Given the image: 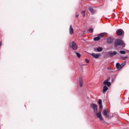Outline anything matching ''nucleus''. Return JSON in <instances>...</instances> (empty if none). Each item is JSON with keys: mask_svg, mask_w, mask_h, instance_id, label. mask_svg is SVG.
I'll use <instances>...</instances> for the list:
<instances>
[{"mask_svg": "<svg viewBox=\"0 0 129 129\" xmlns=\"http://www.w3.org/2000/svg\"><path fill=\"white\" fill-rule=\"evenodd\" d=\"M107 69H108V70H111V69H110V68H109V67H108Z\"/></svg>", "mask_w": 129, "mask_h": 129, "instance_id": "29", "label": "nucleus"}, {"mask_svg": "<svg viewBox=\"0 0 129 129\" xmlns=\"http://www.w3.org/2000/svg\"><path fill=\"white\" fill-rule=\"evenodd\" d=\"M89 32L90 33H93V29L92 28H90V29H89Z\"/></svg>", "mask_w": 129, "mask_h": 129, "instance_id": "23", "label": "nucleus"}, {"mask_svg": "<svg viewBox=\"0 0 129 129\" xmlns=\"http://www.w3.org/2000/svg\"><path fill=\"white\" fill-rule=\"evenodd\" d=\"M119 53H120V54H125V51H124V50H120V51H119Z\"/></svg>", "mask_w": 129, "mask_h": 129, "instance_id": "21", "label": "nucleus"}, {"mask_svg": "<svg viewBox=\"0 0 129 129\" xmlns=\"http://www.w3.org/2000/svg\"><path fill=\"white\" fill-rule=\"evenodd\" d=\"M102 50L103 49L101 47H98L97 48L95 47L94 48V50L95 51V52H102Z\"/></svg>", "mask_w": 129, "mask_h": 129, "instance_id": "11", "label": "nucleus"}, {"mask_svg": "<svg viewBox=\"0 0 129 129\" xmlns=\"http://www.w3.org/2000/svg\"><path fill=\"white\" fill-rule=\"evenodd\" d=\"M79 17V15L77 14L76 15V18H78Z\"/></svg>", "mask_w": 129, "mask_h": 129, "instance_id": "28", "label": "nucleus"}, {"mask_svg": "<svg viewBox=\"0 0 129 129\" xmlns=\"http://www.w3.org/2000/svg\"><path fill=\"white\" fill-rule=\"evenodd\" d=\"M88 10L91 15H94V14H96V10L93 9V8L91 7L88 8Z\"/></svg>", "mask_w": 129, "mask_h": 129, "instance_id": "8", "label": "nucleus"}, {"mask_svg": "<svg viewBox=\"0 0 129 129\" xmlns=\"http://www.w3.org/2000/svg\"><path fill=\"white\" fill-rule=\"evenodd\" d=\"M100 40V37H96L94 38V41H99Z\"/></svg>", "mask_w": 129, "mask_h": 129, "instance_id": "18", "label": "nucleus"}, {"mask_svg": "<svg viewBox=\"0 0 129 129\" xmlns=\"http://www.w3.org/2000/svg\"><path fill=\"white\" fill-rule=\"evenodd\" d=\"M99 105V107L100 108V109H102V108H103V106H102V104H101Z\"/></svg>", "mask_w": 129, "mask_h": 129, "instance_id": "26", "label": "nucleus"}, {"mask_svg": "<svg viewBox=\"0 0 129 129\" xmlns=\"http://www.w3.org/2000/svg\"><path fill=\"white\" fill-rule=\"evenodd\" d=\"M121 58L122 60H125V59L127 58V56H122Z\"/></svg>", "mask_w": 129, "mask_h": 129, "instance_id": "25", "label": "nucleus"}, {"mask_svg": "<svg viewBox=\"0 0 129 129\" xmlns=\"http://www.w3.org/2000/svg\"><path fill=\"white\" fill-rule=\"evenodd\" d=\"M85 61H86V63H89V59L86 58Z\"/></svg>", "mask_w": 129, "mask_h": 129, "instance_id": "27", "label": "nucleus"}, {"mask_svg": "<svg viewBox=\"0 0 129 129\" xmlns=\"http://www.w3.org/2000/svg\"><path fill=\"white\" fill-rule=\"evenodd\" d=\"M107 54L108 58H112L113 56L117 54V52H116V51H113V52L111 51H109L107 52Z\"/></svg>", "mask_w": 129, "mask_h": 129, "instance_id": "3", "label": "nucleus"}, {"mask_svg": "<svg viewBox=\"0 0 129 129\" xmlns=\"http://www.w3.org/2000/svg\"><path fill=\"white\" fill-rule=\"evenodd\" d=\"M96 116L97 118H99L100 120H104V119L103 118V117H102V115L101 114V111H100L98 113H96Z\"/></svg>", "mask_w": 129, "mask_h": 129, "instance_id": "7", "label": "nucleus"}, {"mask_svg": "<svg viewBox=\"0 0 129 129\" xmlns=\"http://www.w3.org/2000/svg\"><path fill=\"white\" fill-rule=\"evenodd\" d=\"M116 68H117V69L120 70V69H121L122 68V67H121V64H119V63L117 62L116 64Z\"/></svg>", "mask_w": 129, "mask_h": 129, "instance_id": "14", "label": "nucleus"}, {"mask_svg": "<svg viewBox=\"0 0 129 129\" xmlns=\"http://www.w3.org/2000/svg\"><path fill=\"white\" fill-rule=\"evenodd\" d=\"M70 48H72V50L74 51L76 50L77 49H78V46L75 41H73L72 43L70 44Z\"/></svg>", "mask_w": 129, "mask_h": 129, "instance_id": "2", "label": "nucleus"}, {"mask_svg": "<svg viewBox=\"0 0 129 129\" xmlns=\"http://www.w3.org/2000/svg\"><path fill=\"white\" fill-rule=\"evenodd\" d=\"M104 34H105V33H101L100 34H98V37L100 38H102L103 37V35H104Z\"/></svg>", "mask_w": 129, "mask_h": 129, "instance_id": "19", "label": "nucleus"}, {"mask_svg": "<svg viewBox=\"0 0 129 129\" xmlns=\"http://www.w3.org/2000/svg\"><path fill=\"white\" fill-rule=\"evenodd\" d=\"M90 106L91 108H92V109H93L94 112H95V113H96V112H97V105L94 103H91Z\"/></svg>", "mask_w": 129, "mask_h": 129, "instance_id": "4", "label": "nucleus"}, {"mask_svg": "<svg viewBox=\"0 0 129 129\" xmlns=\"http://www.w3.org/2000/svg\"><path fill=\"white\" fill-rule=\"evenodd\" d=\"M79 82L80 87H82V86H83V81L82 80V78H80Z\"/></svg>", "mask_w": 129, "mask_h": 129, "instance_id": "16", "label": "nucleus"}, {"mask_svg": "<svg viewBox=\"0 0 129 129\" xmlns=\"http://www.w3.org/2000/svg\"><path fill=\"white\" fill-rule=\"evenodd\" d=\"M120 46L122 48L125 47V43L120 39H116L114 42V47Z\"/></svg>", "mask_w": 129, "mask_h": 129, "instance_id": "1", "label": "nucleus"}, {"mask_svg": "<svg viewBox=\"0 0 129 129\" xmlns=\"http://www.w3.org/2000/svg\"><path fill=\"white\" fill-rule=\"evenodd\" d=\"M107 90H108V87H107L106 86H104L103 89V93H105Z\"/></svg>", "mask_w": 129, "mask_h": 129, "instance_id": "15", "label": "nucleus"}, {"mask_svg": "<svg viewBox=\"0 0 129 129\" xmlns=\"http://www.w3.org/2000/svg\"><path fill=\"white\" fill-rule=\"evenodd\" d=\"M108 113H109V112L107 109L103 110V115L104 116L107 117V118H110V116L108 114Z\"/></svg>", "mask_w": 129, "mask_h": 129, "instance_id": "6", "label": "nucleus"}, {"mask_svg": "<svg viewBox=\"0 0 129 129\" xmlns=\"http://www.w3.org/2000/svg\"><path fill=\"white\" fill-rule=\"evenodd\" d=\"M82 15L83 17H85V11H83L82 12Z\"/></svg>", "mask_w": 129, "mask_h": 129, "instance_id": "22", "label": "nucleus"}, {"mask_svg": "<svg viewBox=\"0 0 129 129\" xmlns=\"http://www.w3.org/2000/svg\"><path fill=\"white\" fill-rule=\"evenodd\" d=\"M124 65H125V61L123 62L121 64V66L122 67V68H123V66H124Z\"/></svg>", "mask_w": 129, "mask_h": 129, "instance_id": "24", "label": "nucleus"}, {"mask_svg": "<svg viewBox=\"0 0 129 129\" xmlns=\"http://www.w3.org/2000/svg\"><path fill=\"white\" fill-rule=\"evenodd\" d=\"M98 103L99 105L102 104V100L101 99H99L98 101Z\"/></svg>", "mask_w": 129, "mask_h": 129, "instance_id": "20", "label": "nucleus"}, {"mask_svg": "<svg viewBox=\"0 0 129 129\" xmlns=\"http://www.w3.org/2000/svg\"><path fill=\"white\" fill-rule=\"evenodd\" d=\"M75 53L78 58H80V57H81V54L79 52H75Z\"/></svg>", "mask_w": 129, "mask_h": 129, "instance_id": "17", "label": "nucleus"}, {"mask_svg": "<svg viewBox=\"0 0 129 129\" xmlns=\"http://www.w3.org/2000/svg\"><path fill=\"white\" fill-rule=\"evenodd\" d=\"M112 42H113V39L111 38H108L107 39V43L109 45H110V44H112Z\"/></svg>", "mask_w": 129, "mask_h": 129, "instance_id": "12", "label": "nucleus"}, {"mask_svg": "<svg viewBox=\"0 0 129 129\" xmlns=\"http://www.w3.org/2000/svg\"><path fill=\"white\" fill-rule=\"evenodd\" d=\"M91 56H93V57H94V58H95L96 59H97V58H99V56H100V54L94 53L91 54Z\"/></svg>", "mask_w": 129, "mask_h": 129, "instance_id": "13", "label": "nucleus"}, {"mask_svg": "<svg viewBox=\"0 0 129 129\" xmlns=\"http://www.w3.org/2000/svg\"><path fill=\"white\" fill-rule=\"evenodd\" d=\"M116 33L118 36H122V37L124 36V32L122 29L117 30Z\"/></svg>", "mask_w": 129, "mask_h": 129, "instance_id": "5", "label": "nucleus"}, {"mask_svg": "<svg viewBox=\"0 0 129 129\" xmlns=\"http://www.w3.org/2000/svg\"><path fill=\"white\" fill-rule=\"evenodd\" d=\"M69 33L70 35H73V33H74V29H73V27H72V25H70V26Z\"/></svg>", "mask_w": 129, "mask_h": 129, "instance_id": "9", "label": "nucleus"}, {"mask_svg": "<svg viewBox=\"0 0 129 129\" xmlns=\"http://www.w3.org/2000/svg\"><path fill=\"white\" fill-rule=\"evenodd\" d=\"M103 84L105 85H107V86H108V87H109L110 86V85H111V83L110 82H108V80H105L104 81Z\"/></svg>", "mask_w": 129, "mask_h": 129, "instance_id": "10", "label": "nucleus"}, {"mask_svg": "<svg viewBox=\"0 0 129 129\" xmlns=\"http://www.w3.org/2000/svg\"><path fill=\"white\" fill-rule=\"evenodd\" d=\"M2 45V42H0V46Z\"/></svg>", "mask_w": 129, "mask_h": 129, "instance_id": "30", "label": "nucleus"}]
</instances>
